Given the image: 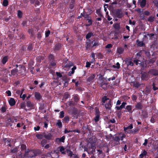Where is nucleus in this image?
I'll list each match as a JSON object with an SVG mask.
<instances>
[{
	"label": "nucleus",
	"instance_id": "62",
	"mask_svg": "<svg viewBox=\"0 0 158 158\" xmlns=\"http://www.w3.org/2000/svg\"><path fill=\"white\" fill-rule=\"evenodd\" d=\"M156 60L155 58H152L151 59H150L149 60V61H148V63L150 64L152 63V64H153L155 61Z\"/></svg>",
	"mask_w": 158,
	"mask_h": 158
},
{
	"label": "nucleus",
	"instance_id": "38",
	"mask_svg": "<svg viewBox=\"0 0 158 158\" xmlns=\"http://www.w3.org/2000/svg\"><path fill=\"white\" fill-rule=\"evenodd\" d=\"M28 32L29 34L31 35L30 36L32 37L34 35V30L33 28H31L28 29Z\"/></svg>",
	"mask_w": 158,
	"mask_h": 158
},
{
	"label": "nucleus",
	"instance_id": "51",
	"mask_svg": "<svg viewBox=\"0 0 158 158\" xmlns=\"http://www.w3.org/2000/svg\"><path fill=\"white\" fill-rule=\"evenodd\" d=\"M23 15V13L20 10L18 11L17 16L19 18H21Z\"/></svg>",
	"mask_w": 158,
	"mask_h": 158
},
{
	"label": "nucleus",
	"instance_id": "20",
	"mask_svg": "<svg viewBox=\"0 0 158 158\" xmlns=\"http://www.w3.org/2000/svg\"><path fill=\"white\" fill-rule=\"evenodd\" d=\"M13 122V121H12L10 118H8L7 119L6 122V126H10V127H11L12 126V123Z\"/></svg>",
	"mask_w": 158,
	"mask_h": 158
},
{
	"label": "nucleus",
	"instance_id": "27",
	"mask_svg": "<svg viewBox=\"0 0 158 158\" xmlns=\"http://www.w3.org/2000/svg\"><path fill=\"white\" fill-rule=\"evenodd\" d=\"M138 65L139 66L141 67V70H144V69L145 68V67L144 65V63L143 61L140 60L139 63V65Z\"/></svg>",
	"mask_w": 158,
	"mask_h": 158
},
{
	"label": "nucleus",
	"instance_id": "49",
	"mask_svg": "<svg viewBox=\"0 0 158 158\" xmlns=\"http://www.w3.org/2000/svg\"><path fill=\"white\" fill-rule=\"evenodd\" d=\"M116 142H119V139L118 135H115L112 138Z\"/></svg>",
	"mask_w": 158,
	"mask_h": 158
},
{
	"label": "nucleus",
	"instance_id": "53",
	"mask_svg": "<svg viewBox=\"0 0 158 158\" xmlns=\"http://www.w3.org/2000/svg\"><path fill=\"white\" fill-rule=\"evenodd\" d=\"M8 5V0H3L2 2V5L4 6H6Z\"/></svg>",
	"mask_w": 158,
	"mask_h": 158
},
{
	"label": "nucleus",
	"instance_id": "40",
	"mask_svg": "<svg viewBox=\"0 0 158 158\" xmlns=\"http://www.w3.org/2000/svg\"><path fill=\"white\" fill-rule=\"evenodd\" d=\"M79 97L77 94H75L74 95L73 97V99L76 103H77L78 101L79 100Z\"/></svg>",
	"mask_w": 158,
	"mask_h": 158
},
{
	"label": "nucleus",
	"instance_id": "50",
	"mask_svg": "<svg viewBox=\"0 0 158 158\" xmlns=\"http://www.w3.org/2000/svg\"><path fill=\"white\" fill-rule=\"evenodd\" d=\"M126 109L130 113H132L131 111L132 106L131 105H128L126 106Z\"/></svg>",
	"mask_w": 158,
	"mask_h": 158
},
{
	"label": "nucleus",
	"instance_id": "28",
	"mask_svg": "<svg viewBox=\"0 0 158 158\" xmlns=\"http://www.w3.org/2000/svg\"><path fill=\"white\" fill-rule=\"evenodd\" d=\"M75 0H71L69 4V8L71 10H72L73 8L75 5Z\"/></svg>",
	"mask_w": 158,
	"mask_h": 158
},
{
	"label": "nucleus",
	"instance_id": "2",
	"mask_svg": "<svg viewBox=\"0 0 158 158\" xmlns=\"http://www.w3.org/2000/svg\"><path fill=\"white\" fill-rule=\"evenodd\" d=\"M105 79V78L103 77L102 75H101L98 78V83L99 85L105 90H106L107 89L108 84L106 83Z\"/></svg>",
	"mask_w": 158,
	"mask_h": 158
},
{
	"label": "nucleus",
	"instance_id": "56",
	"mask_svg": "<svg viewBox=\"0 0 158 158\" xmlns=\"http://www.w3.org/2000/svg\"><path fill=\"white\" fill-rule=\"evenodd\" d=\"M56 74L57 76V78L59 79L60 78L62 77V75L60 72H56Z\"/></svg>",
	"mask_w": 158,
	"mask_h": 158
},
{
	"label": "nucleus",
	"instance_id": "55",
	"mask_svg": "<svg viewBox=\"0 0 158 158\" xmlns=\"http://www.w3.org/2000/svg\"><path fill=\"white\" fill-rule=\"evenodd\" d=\"M154 35L155 34L154 33H148L147 34V35L149 36L150 40H152Z\"/></svg>",
	"mask_w": 158,
	"mask_h": 158
},
{
	"label": "nucleus",
	"instance_id": "30",
	"mask_svg": "<svg viewBox=\"0 0 158 158\" xmlns=\"http://www.w3.org/2000/svg\"><path fill=\"white\" fill-rule=\"evenodd\" d=\"M26 105L28 107H29L30 108H32L33 106V104L31 101H27Z\"/></svg>",
	"mask_w": 158,
	"mask_h": 158
},
{
	"label": "nucleus",
	"instance_id": "24",
	"mask_svg": "<svg viewBox=\"0 0 158 158\" xmlns=\"http://www.w3.org/2000/svg\"><path fill=\"white\" fill-rule=\"evenodd\" d=\"M124 49L122 47H119L117 48V52L119 55L122 54L124 52Z\"/></svg>",
	"mask_w": 158,
	"mask_h": 158
},
{
	"label": "nucleus",
	"instance_id": "21",
	"mask_svg": "<svg viewBox=\"0 0 158 158\" xmlns=\"http://www.w3.org/2000/svg\"><path fill=\"white\" fill-rule=\"evenodd\" d=\"M105 107L106 109H108L110 110L111 109V107L112 106V104H111V100H109V101L105 104Z\"/></svg>",
	"mask_w": 158,
	"mask_h": 158
},
{
	"label": "nucleus",
	"instance_id": "18",
	"mask_svg": "<svg viewBox=\"0 0 158 158\" xmlns=\"http://www.w3.org/2000/svg\"><path fill=\"white\" fill-rule=\"evenodd\" d=\"M94 35V34L93 32H89L86 35L85 38L87 40L90 39H89L92 37H93Z\"/></svg>",
	"mask_w": 158,
	"mask_h": 158
},
{
	"label": "nucleus",
	"instance_id": "36",
	"mask_svg": "<svg viewBox=\"0 0 158 158\" xmlns=\"http://www.w3.org/2000/svg\"><path fill=\"white\" fill-rule=\"evenodd\" d=\"M33 48V44L31 43H30L27 47V50L29 51H32Z\"/></svg>",
	"mask_w": 158,
	"mask_h": 158
},
{
	"label": "nucleus",
	"instance_id": "48",
	"mask_svg": "<svg viewBox=\"0 0 158 158\" xmlns=\"http://www.w3.org/2000/svg\"><path fill=\"white\" fill-rule=\"evenodd\" d=\"M7 109V108L5 106H2L0 110H1V112L2 113H4L6 111V110Z\"/></svg>",
	"mask_w": 158,
	"mask_h": 158
},
{
	"label": "nucleus",
	"instance_id": "5",
	"mask_svg": "<svg viewBox=\"0 0 158 158\" xmlns=\"http://www.w3.org/2000/svg\"><path fill=\"white\" fill-rule=\"evenodd\" d=\"M140 128V126H139L138 127H137L136 128L129 130V131L127 132V133L128 134H132L133 135L137 134L139 133Z\"/></svg>",
	"mask_w": 158,
	"mask_h": 158
},
{
	"label": "nucleus",
	"instance_id": "8",
	"mask_svg": "<svg viewBox=\"0 0 158 158\" xmlns=\"http://www.w3.org/2000/svg\"><path fill=\"white\" fill-rule=\"evenodd\" d=\"M95 116L94 118V120L95 122H98L100 119V112L98 109H96L95 112Z\"/></svg>",
	"mask_w": 158,
	"mask_h": 158
},
{
	"label": "nucleus",
	"instance_id": "17",
	"mask_svg": "<svg viewBox=\"0 0 158 158\" xmlns=\"http://www.w3.org/2000/svg\"><path fill=\"white\" fill-rule=\"evenodd\" d=\"M137 46L138 47H142L145 46V44L143 41H140L139 40H137L136 41Z\"/></svg>",
	"mask_w": 158,
	"mask_h": 158
},
{
	"label": "nucleus",
	"instance_id": "16",
	"mask_svg": "<svg viewBox=\"0 0 158 158\" xmlns=\"http://www.w3.org/2000/svg\"><path fill=\"white\" fill-rule=\"evenodd\" d=\"M133 128V124L132 123H131L130 124V125L127 127H123L124 131L125 132H127L128 131H127V130L128 129H132Z\"/></svg>",
	"mask_w": 158,
	"mask_h": 158
},
{
	"label": "nucleus",
	"instance_id": "39",
	"mask_svg": "<svg viewBox=\"0 0 158 158\" xmlns=\"http://www.w3.org/2000/svg\"><path fill=\"white\" fill-rule=\"evenodd\" d=\"M59 148L60 149V151L61 152V153L62 154H65V152L64 151L65 149L64 147L63 146H61L59 147Z\"/></svg>",
	"mask_w": 158,
	"mask_h": 158
},
{
	"label": "nucleus",
	"instance_id": "46",
	"mask_svg": "<svg viewBox=\"0 0 158 158\" xmlns=\"http://www.w3.org/2000/svg\"><path fill=\"white\" fill-rule=\"evenodd\" d=\"M14 66L16 68H17L18 67H19V69H20L21 70H24L25 69H26L24 66L21 65H18L17 64H16L14 65Z\"/></svg>",
	"mask_w": 158,
	"mask_h": 158
},
{
	"label": "nucleus",
	"instance_id": "64",
	"mask_svg": "<svg viewBox=\"0 0 158 158\" xmlns=\"http://www.w3.org/2000/svg\"><path fill=\"white\" fill-rule=\"evenodd\" d=\"M20 107L21 108L25 109V107L26 106V103L25 102L21 103L20 104Z\"/></svg>",
	"mask_w": 158,
	"mask_h": 158
},
{
	"label": "nucleus",
	"instance_id": "31",
	"mask_svg": "<svg viewBox=\"0 0 158 158\" xmlns=\"http://www.w3.org/2000/svg\"><path fill=\"white\" fill-rule=\"evenodd\" d=\"M69 121V118L68 116H65L63 119V122L64 123H68Z\"/></svg>",
	"mask_w": 158,
	"mask_h": 158
},
{
	"label": "nucleus",
	"instance_id": "22",
	"mask_svg": "<svg viewBox=\"0 0 158 158\" xmlns=\"http://www.w3.org/2000/svg\"><path fill=\"white\" fill-rule=\"evenodd\" d=\"M3 140L4 141L5 143H7V146L9 147H11V144H10L11 140L7 138H4L3 139Z\"/></svg>",
	"mask_w": 158,
	"mask_h": 158
},
{
	"label": "nucleus",
	"instance_id": "33",
	"mask_svg": "<svg viewBox=\"0 0 158 158\" xmlns=\"http://www.w3.org/2000/svg\"><path fill=\"white\" fill-rule=\"evenodd\" d=\"M119 140H123L124 138L126 137V135L124 134H119L118 135Z\"/></svg>",
	"mask_w": 158,
	"mask_h": 158
},
{
	"label": "nucleus",
	"instance_id": "63",
	"mask_svg": "<svg viewBox=\"0 0 158 158\" xmlns=\"http://www.w3.org/2000/svg\"><path fill=\"white\" fill-rule=\"evenodd\" d=\"M124 108L121 105L119 106H116L115 108V109L117 110H121L122 109Z\"/></svg>",
	"mask_w": 158,
	"mask_h": 158
},
{
	"label": "nucleus",
	"instance_id": "23",
	"mask_svg": "<svg viewBox=\"0 0 158 158\" xmlns=\"http://www.w3.org/2000/svg\"><path fill=\"white\" fill-rule=\"evenodd\" d=\"M35 99L38 100H40L42 98L40 94L38 92H35Z\"/></svg>",
	"mask_w": 158,
	"mask_h": 158
},
{
	"label": "nucleus",
	"instance_id": "6",
	"mask_svg": "<svg viewBox=\"0 0 158 158\" xmlns=\"http://www.w3.org/2000/svg\"><path fill=\"white\" fill-rule=\"evenodd\" d=\"M114 15L116 17L121 19L123 17L122 10L120 9H117L115 12Z\"/></svg>",
	"mask_w": 158,
	"mask_h": 158
},
{
	"label": "nucleus",
	"instance_id": "14",
	"mask_svg": "<svg viewBox=\"0 0 158 158\" xmlns=\"http://www.w3.org/2000/svg\"><path fill=\"white\" fill-rule=\"evenodd\" d=\"M95 77V74H93L91 75L88 77L87 79V81L89 82H93Z\"/></svg>",
	"mask_w": 158,
	"mask_h": 158
},
{
	"label": "nucleus",
	"instance_id": "47",
	"mask_svg": "<svg viewBox=\"0 0 158 158\" xmlns=\"http://www.w3.org/2000/svg\"><path fill=\"white\" fill-rule=\"evenodd\" d=\"M56 125H57L59 128H61L62 127V124L60 120H58L57 122L56 123Z\"/></svg>",
	"mask_w": 158,
	"mask_h": 158
},
{
	"label": "nucleus",
	"instance_id": "43",
	"mask_svg": "<svg viewBox=\"0 0 158 158\" xmlns=\"http://www.w3.org/2000/svg\"><path fill=\"white\" fill-rule=\"evenodd\" d=\"M108 100H109V98H107L106 96H104L103 97L102 99V101L103 103L102 105H103V104L105 103L106 101Z\"/></svg>",
	"mask_w": 158,
	"mask_h": 158
},
{
	"label": "nucleus",
	"instance_id": "3",
	"mask_svg": "<svg viewBox=\"0 0 158 158\" xmlns=\"http://www.w3.org/2000/svg\"><path fill=\"white\" fill-rule=\"evenodd\" d=\"M141 81H147L150 78L148 72H144L141 73Z\"/></svg>",
	"mask_w": 158,
	"mask_h": 158
},
{
	"label": "nucleus",
	"instance_id": "29",
	"mask_svg": "<svg viewBox=\"0 0 158 158\" xmlns=\"http://www.w3.org/2000/svg\"><path fill=\"white\" fill-rule=\"evenodd\" d=\"M141 85V84L138 81H135L133 83V86L135 88H137Z\"/></svg>",
	"mask_w": 158,
	"mask_h": 158
},
{
	"label": "nucleus",
	"instance_id": "10",
	"mask_svg": "<svg viewBox=\"0 0 158 158\" xmlns=\"http://www.w3.org/2000/svg\"><path fill=\"white\" fill-rule=\"evenodd\" d=\"M43 136L44 137L48 140H50L52 137V134L50 133H46L45 132H43Z\"/></svg>",
	"mask_w": 158,
	"mask_h": 158
},
{
	"label": "nucleus",
	"instance_id": "32",
	"mask_svg": "<svg viewBox=\"0 0 158 158\" xmlns=\"http://www.w3.org/2000/svg\"><path fill=\"white\" fill-rule=\"evenodd\" d=\"M114 28L116 30L118 31L120 28V24L118 23H115L113 25Z\"/></svg>",
	"mask_w": 158,
	"mask_h": 158
},
{
	"label": "nucleus",
	"instance_id": "54",
	"mask_svg": "<svg viewBox=\"0 0 158 158\" xmlns=\"http://www.w3.org/2000/svg\"><path fill=\"white\" fill-rule=\"evenodd\" d=\"M116 66L115 65H113L112 67L114 68H117L119 69L120 67V64L119 62H117L116 64Z\"/></svg>",
	"mask_w": 158,
	"mask_h": 158
},
{
	"label": "nucleus",
	"instance_id": "4",
	"mask_svg": "<svg viewBox=\"0 0 158 158\" xmlns=\"http://www.w3.org/2000/svg\"><path fill=\"white\" fill-rule=\"evenodd\" d=\"M41 153V151L40 149H36L32 150L30 151V153L29 154L28 157L32 158L40 154Z\"/></svg>",
	"mask_w": 158,
	"mask_h": 158
},
{
	"label": "nucleus",
	"instance_id": "9",
	"mask_svg": "<svg viewBox=\"0 0 158 158\" xmlns=\"http://www.w3.org/2000/svg\"><path fill=\"white\" fill-rule=\"evenodd\" d=\"M61 47L62 44L60 43H57L55 44L54 50L55 52H57L61 49Z\"/></svg>",
	"mask_w": 158,
	"mask_h": 158
},
{
	"label": "nucleus",
	"instance_id": "58",
	"mask_svg": "<svg viewBox=\"0 0 158 158\" xmlns=\"http://www.w3.org/2000/svg\"><path fill=\"white\" fill-rule=\"evenodd\" d=\"M87 20L88 21V23H89L88 24H86V26H89L91 25L92 24V19H87Z\"/></svg>",
	"mask_w": 158,
	"mask_h": 158
},
{
	"label": "nucleus",
	"instance_id": "15",
	"mask_svg": "<svg viewBox=\"0 0 158 158\" xmlns=\"http://www.w3.org/2000/svg\"><path fill=\"white\" fill-rule=\"evenodd\" d=\"M8 102L10 105L11 106H14L15 105L16 103L15 99L12 98H10V99L8 101Z\"/></svg>",
	"mask_w": 158,
	"mask_h": 158
},
{
	"label": "nucleus",
	"instance_id": "61",
	"mask_svg": "<svg viewBox=\"0 0 158 158\" xmlns=\"http://www.w3.org/2000/svg\"><path fill=\"white\" fill-rule=\"evenodd\" d=\"M26 148V146L25 144H22L21 146V148L22 151L25 150Z\"/></svg>",
	"mask_w": 158,
	"mask_h": 158
},
{
	"label": "nucleus",
	"instance_id": "7",
	"mask_svg": "<svg viewBox=\"0 0 158 158\" xmlns=\"http://www.w3.org/2000/svg\"><path fill=\"white\" fill-rule=\"evenodd\" d=\"M148 72L149 74L153 76H158V70L157 69H151L149 70Z\"/></svg>",
	"mask_w": 158,
	"mask_h": 158
},
{
	"label": "nucleus",
	"instance_id": "59",
	"mask_svg": "<svg viewBox=\"0 0 158 158\" xmlns=\"http://www.w3.org/2000/svg\"><path fill=\"white\" fill-rule=\"evenodd\" d=\"M50 65L51 66L54 67L56 65L55 60L50 62Z\"/></svg>",
	"mask_w": 158,
	"mask_h": 158
},
{
	"label": "nucleus",
	"instance_id": "35",
	"mask_svg": "<svg viewBox=\"0 0 158 158\" xmlns=\"http://www.w3.org/2000/svg\"><path fill=\"white\" fill-rule=\"evenodd\" d=\"M48 58L50 62L55 60V57L52 54H50L49 55Z\"/></svg>",
	"mask_w": 158,
	"mask_h": 158
},
{
	"label": "nucleus",
	"instance_id": "11",
	"mask_svg": "<svg viewBox=\"0 0 158 158\" xmlns=\"http://www.w3.org/2000/svg\"><path fill=\"white\" fill-rule=\"evenodd\" d=\"M82 17H84L85 18H91V17L89 16V15L86 14L84 11H83V13L81 14L80 16H78L77 17L78 19H80Z\"/></svg>",
	"mask_w": 158,
	"mask_h": 158
},
{
	"label": "nucleus",
	"instance_id": "12",
	"mask_svg": "<svg viewBox=\"0 0 158 158\" xmlns=\"http://www.w3.org/2000/svg\"><path fill=\"white\" fill-rule=\"evenodd\" d=\"M135 108L137 110H141L143 107L142 102H140L136 103L135 106Z\"/></svg>",
	"mask_w": 158,
	"mask_h": 158
},
{
	"label": "nucleus",
	"instance_id": "34",
	"mask_svg": "<svg viewBox=\"0 0 158 158\" xmlns=\"http://www.w3.org/2000/svg\"><path fill=\"white\" fill-rule=\"evenodd\" d=\"M146 4V0H142L140 3V6L142 8H143Z\"/></svg>",
	"mask_w": 158,
	"mask_h": 158
},
{
	"label": "nucleus",
	"instance_id": "13",
	"mask_svg": "<svg viewBox=\"0 0 158 158\" xmlns=\"http://www.w3.org/2000/svg\"><path fill=\"white\" fill-rule=\"evenodd\" d=\"M65 137L64 136H63L60 138H56L55 139V141L58 142L64 143Z\"/></svg>",
	"mask_w": 158,
	"mask_h": 158
},
{
	"label": "nucleus",
	"instance_id": "42",
	"mask_svg": "<svg viewBox=\"0 0 158 158\" xmlns=\"http://www.w3.org/2000/svg\"><path fill=\"white\" fill-rule=\"evenodd\" d=\"M144 90L146 92L149 93L151 91V88L150 86H146Z\"/></svg>",
	"mask_w": 158,
	"mask_h": 158
},
{
	"label": "nucleus",
	"instance_id": "26",
	"mask_svg": "<svg viewBox=\"0 0 158 158\" xmlns=\"http://www.w3.org/2000/svg\"><path fill=\"white\" fill-rule=\"evenodd\" d=\"M8 56H6L3 57L2 60V62L3 64L4 65L6 62L8 61Z\"/></svg>",
	"mask_w": 158,
	"mask_h": 158
},
{
	"label": "nucleus",
	"instance_id": "37",
	"mask_svg": "<svg viewBox=\"0 0 158 158\" xmlns=\"http://www.w3.org/2000/svg\"><path fill=\"white\" fill-rule=\"evenodd\" d=\"M147 154V152L145 150H144L143 152L139 155V157H143Z\"/></svg>",
	"mask_w": 158,
	"mask_h": 158
},
{
	"label": "nucleus",
	"instance_id": "60",
	"mask_svg": "<svg viewBox=\"0 0 158 158\" xmlns=\"http://www.w3.org/2000/svg\"><path fill=\"white\" fill-rule=\"evenodd\" d=\"M133 62L136 65H139V62H140V60L136 58H135L133 60Z\"/></svg>",
	"mask_w": 158,
	"mask_h": 158
},
{
	"label": "nucleus",
	"instance_id": "19",
	"mask_svg": "<svg viewBox=\"0 0 158 158\" xmlns=\"http://www.w3.org/2000/svg\"><path fill=\"white\" fill-rule=\"evenodd\" d=\"M62 79L63 81H64L65 84H68L70 80L69 78H68L66 75L63 76Z\"/></svg>",
	"mask_w": 158,
	"mask_h": 158
},
{
	"label": "nucleus",
	"instance_id": "44",
	"mask_svg": "<svg viewBox=\"0 0 158 158\" xmlns=\"http://www.w3.org/2000/svg\"><path fill=\"white\" fill-rule=\"evenodd\" d=\"M36 137L39 139H42L44 137L43 132L42 134H37L36 135Z\"/></svg>",
	"mask_w": 158,
	"mask_h": 158
},
{
	"label": "nucleus",
	"instance_id": "45",
	"mask_svg": "<svg viewBox=\"0 0 158 158\" xmlns=\"http://www.w3.org/2000/svg\"><path fill=\"white\" fill-rule=\"evenodd\" d=\"M155 16H151L148 19V21L151 23H152L154 21Z\"/></svg>",
	"mask_w": 158,
	"mask_h": 158
},
{
	"label": "nucleus",
	"instance_id": "41",
	"mask_svg": "<svg viewBox=\"0 0 158 158\" xmlns=\"http://www.w3.org/2000/svg\"><path fill=\"white\" fill-rule=\"evenodd\" d=\"M67 154L69 156L71 157L73 155H74L73 152L71 151L69 149H67L66 150Z\"/></svg>",
	"mask_w": 158,
	"mask_h": 158
},
{
	"label": "nucleus",
	"instance_id": "1",
	"mask_svg": "<svg viewBox=\"0 0 158 158\" xmlns=\"http://www.w3.org/2000/svg\"><path fill=\"white\" fill-rule=\"evenodd\" d=\"M100 45V44L98 40H90L89 39L87 40L85 44V47L87 50L91 49H95L96 48Z\"/></svg>",
	"mask_w": 158,
	"mask_h": 158
},
{
	"label": "nucleus",
	"instance_id": "52",
	"mask_svg": "<svg viewBox=\"0 0 158 158\" xmlns=\"http://www.w3.org/2000/svg\"><path fill=\"white\" fill-rule=\"evenodd\" d=\"M47 141L45 139H43L41 142V144L43 147H44V146L46 144Z\"/></svg>",
	"mask_w": 158,
	"mask_h": 158
},
{
	"label": "nucleus",
	"instance_id": "25",
	"mask_svg": "<svg viewBox=\"0 0 158 158\" xmlns=\"http://www.w3.org/2000/svg\"><path fill=\"white\" fill-rule=\"evenodd\" d=\"M18 72V70L17 69H13L11 71V76H15L17 74V73Z\"/></svg>",
	"mask_w": 158,
	"mask_h": 158
},
{
	"label": "nucleus",
	"instance_id": "57",
	"mask_svg": "<svg viewBox=\"0 0 158 158\" xmlns=\"http://www.w3.org/2000/svg\"><path fill=\"white\" fill-rule=\"evenodd\" d=\"M18 149V148L17 147H15L11 150V152L12 153H15L17 152Z\"/></svg>",
	"mask_w": 158,
	"mask_h": 158
}]
</instances>
